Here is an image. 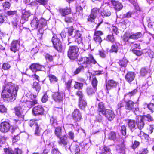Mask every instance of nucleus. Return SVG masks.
I'll list each match as a JSON object with an SVG mask.
<instances>
[{
    "label": "nucleus",
    "mask_w": 154,
    "mask_h": 154,
    "mask_svg": "<svg viewBox=\"0 0 154 154\" xmlns=\"http://www.w3.org/2000/svg\"><path fill=\"white\" fill-rule=\"evenodd\" d=\"M19 88L18 86L11 82L7 83L3 87L2 97L8 101L12 102L16 99Z\"/></svg>",
    "instance_id": "1"
},
{
    "label": "nucleus",
    "mask_w": 154,
    "mask_h": 154,
    "mask_svg": "<svg viewBox=\"0 0 154 154\" xmlns=\"http://www.w3.org/2000/svg\"><path fill=\"white\" fill-rule=\"evenodd\" d=\"M46 20L44 19L39 20L36 17H34L31 23L32 28L34 29L37 28L41 29L45 27L46 25Z\"/></svg>",
    "instance_id": "2"
},
{
    "label": "nucleus",
    "mask_w": 154,
    "mask_h": 154,
    "mask_svg": "<svg viewBox=\"0 0 154 154\" xmlns=\"http://www.w3.org/2000/svg\"><path fill=\"white\" fill-rule=\"evenodd\" d=\"M79 48L75 46L70 47L68 51V57L71 60H75L78 56Z\"/></svg>",
    "instance_id": "3"
},
{
    "label": "nucleus",
    "mask_w": 154,
    "mask_h": 154,
    "mask_svg": "<svg viewBox=\"0 0 154 154\" xmlns=\"http://www.w3.org/2000/svg\"><path fill=\"white\" fill-rule=\"evenodd\" d=\"M11 126V125L8 122H2L0 124V131L4 133L7 132L9 131Z\"/></svg>",
    "instance_id": "4"
},
{
    "label": "nucleus",
    "mask_w": 154,
    "mask_h": 154,
    "mask_svg": "<svg viewBox=\"0 0 154 154\" xmlns=\"http://www.w3.org/2000/svg\"><path fill=\"white\" fill-rule=\"evenodd\" d=\"M118 85V83L113 80H110L106 82V92L109 93L108 91L115 88Z\"/></svg>",
    "instance_id": "5"
},
{
    "label": "nucleus",
    "mask_w": 154,
    "mask_h": 154,
    "mask_svg": "<svg viewBox=\"0 0 154 154\" xmlns=\"http://www.w3.org/2000/svg\"><path fill=\"white\" fill-rule=\"evenodd\" d=\"M102 115L104 116L107 120L110 121L113 120L115 117L114 112L109 109H106Z\"/></svg>",
    "instance_id": "6"
},
{
    "label": "nucleus",
    "mask_w": 154,
    "mask_h": 154,
    "mask_svg": "<svg viewBox=\"0 0 154 154\" xmlns=\"http://www.w3.org/2000/svg\"><path fill=\"white\" fill-rule=\"evenodd\" d=\"M58 143L60 145H63L66 149L70 145V143L67 140V137L65 136L60 137Z\"/></svg>",
    "instance_id": "7"
},
{
    "label": "nucleus",
    "mask_w": 154,
    "mask_h": 154,
    "mask_svg": "<svg viewBox=\"0 0 154 154\" xmlns=\"http://www.w3.org/2000/svg\"><path fill=\"white\" fill-rule=\"evenodd\" d=\"M103 34V32L100 31H95L94 36V39L97 44H100L102 42L100 37Z\"/></svg>",
    "instance_id": "8"
},
{
    "label": "nucleus",
    "mask_w": 154,
    "mask_h": 154,
    "mask_svg": "<svg viewBox=\"0 0 154 154\" xmlns=\"http://www.w3.org/2000/svg\"><path fill=\"white\" fill-rule=\"evenodd\" d=\"M142 36V34L140 32L136 33L130 36L129 37L127 36L126 35H125L123 36V39L125 42H128L130 38L134 39H136L141 37Z\"/></svg>",
    "instance_id": "9"
},
{
    "label": "nucleus",
    "mask_w": 154,
    "mask_h": 154,
    "mask_svg": "<svg viewBox=\"0 0 154 154\" xmlns=\"http://www.w3.org/2000/svg\"><path fill=\"white\" fill-rule=\"evenodd\" d=\"M68 149L70 150L72 152L75 154H79L80 149L79 146L75 144H72L71 145L69 146Z\"/></svg>",
    "instance_id": "10"
},
{
    "label": "nucleus",
    "mask_w": 154,
    "mask_h": 154,
    "mask_svg": "<svg viewBox=\"0 0 154 154\" xmlns=\"http://www.w3.org/2000/svg\"><path fill=\"white\" fill-rule=\"evenodd\" d=\"M144 120L142 116H139V115L137 116V127L139 129H141L143 128L145 124Z\"/></svg>",
    "instance_id": "11"
},
{
    "label": "nucleus",
    "mask_w": 154,
    "mask_h": 154,
    "mask_svg": "<svg viewBox=\"0 0 154 154\" xmlns=\"http://www.w3.org/2000/svg\"><path fill=\"white\" fill-rule=\"evenodd\" d=\"M44 109L40 105L35 106L33 109L32 113L35 116L42 115L44 111Z\"/></svg>",
    "instance_id": "12"
},
{
    "label": "nucleus",
    "mask_w": 154,
    "mask_h": 154,
    "mask_svg": "<svg viewBox=\"0 0 154 154\" xmlns=\"http://www.w3.org/2000/svg\"><path fill=\"white\" fill-rule=\"evenodd\" d=\"M74 34L75 41L77 42L78 44L82 45V38L81 32L78 30H75L74 32Z\"/></svg>",
    "instance_id": "13"
},
{
    "label": "nucleus",
    "mask_w": 154,
    "mask_h": 154,
    "mask_svg": "<svg viewBox=\"0 0 154 154\" xmlns=\"http://www.w3.org/2000/svg\"><path fill=\"white\" fill-rule=\"evenodd\" d=\"M136 74L134 72H129L126 75L125 78L126 81L130 83L134 79Z\"/></svg>",
    "instance_id": "14"
},
{
    "label": "nucleus",
    "mask_w": 154,
    "mask_h": 154,
    "mask_svg": "<svg viewBox=\"0 0 154 154\" xmlns=\"http://www.w3.org/2000/svg\"><path fill=\"white\" fill-rule=\"evenodd\" d=\"M64 94L63 93L56 92L53 95V98L57 102H60L63 101Z\"/></svg>",
    "instance_id": "15"
},
{
    "label": "nucleus",
    "mask_w": 154,
    "mask_h": 154,
    "mask_svg": "<svg viewBox=\"0 0 154 154\" xmlns=\"http://www.w3.org/2000/svg\"><path fill=\"white\" fill-rule=\"evenodd\" d=\"M44 68L43 66H42L37 63L32 64L30 66V69L33 72H36L39 70H43Z\"/></svg>",
    "instance_id": "16"
},
{
    "label": "nucleus",
    "mask_w": 154,
    "mask_h": 154,
    "mask_svg": "<svg viewBox=\"0 0 154 154\" xmlns=\"http://www.w3.org/2000/svg\"><path fill=\"white\" fill-rule=\"evenodd\" d=\"M19 46V42L17 40L13 41L11 44L10 49L12 51L15 52L18 50Z\"/></svg>",
    "instance_id": "17"
},
{
    "label": "nucleus",
    "mask_w": 154,
    "mask_h": 154,
    "mask_svg": "<svg viewBox=\"0 0 154 154\" xmlns=\"http://www.w3.org/2000/svg\"><path fill=\"white\" fill-rule=\"evenodd\" d=\"M21 110L20 106L16 107L14 108L15 115L19 118L23 119L24 115Z\"/></svg>",
    "instance_id": "18"
},
{
    "label": "nucleus",
    "mask_w": 154,
    "mask_h": 154,
    "mask_svg": "<svg viewBox=\"0 0 154 154\" xmlns=\"http://www.w3.org/2000/svg\"><path fill=\"white\" fill-rule=\"evenodd\" d=\"M72 116L74 120L79 121L81 118V115L79 110L78 109L74 110L72 114Z\"/></svg>",
    "instance_id": "19"
},
{
    "label": "nucleus",
    "mask_w": 154,
    "mask_h": 154,
    "mask_svg": "<svg viewBox=\"0 0 154 154\" xmlns=\"http://www.w3.org/2000/svg\"><path fill=\"white\" fill-rule=\"evenodd\" d=\"M135 103L131 100H129L125 102V108L128 110H133Z\"/></svg>",
    "instance_id": "20"
},
{
    "label": "nucleus",
    "mask_w": 154,
    "mask_h": 154,
    "mask_svg": "<svg viewBox=\"0 0 154 154\" xmlns=\"http://www.w3.org/2000/svg\"><path fill=\"white\" fill-rule=\"evenodd\" d=\"M59 11L62 16H64L70 14L71 10L70 8L66 7L64 9H60Z\"/></svg>",
    "instance_id": "21"
},
{
    "label": "nucleus",
    "mask_w": 154,
    "mask_h": 154,
    "mask_svg": "<svg viewBox=\"0 0 154 154\" xmlns=\"http://www.w3.org/2000/svg\"><path fill=\"white\" fill-rule=\"evenodd\" d=\"M106 109L103 102H100L98 104L97 111L100 115H101L105 112Z\"/></svg>",
    "instance_id": "22"
},
{
    "label": "nucleus",
    "mask_w": 154,
    "mask_h": 154,
    "mask_svg": "<svg viewBox=\"0 0 154 154\" xmlns=\"http://www.w3.org/2000/svg\"><path fill=\"white\" fill-rule=\"evenodd\" d=\"M55 48L58 51L61 52L64 49L65 47L63 45L61 42H59L57 44L53 45Z\"/></svg>",
    "instance_id": "23"
},
{
    "label": "nucleus",
    "mask_w": 154,
    "mask_h": 154,
    "mask_svg": "<svg viewBox=\"0 0 154 154\" xmlns=\"http://www.w3.org/2000/svg\"><path fill=\"white\" fill-rule=\"evenodd\" d=\"M125 145L123 143L121 144L118 145L116 146V150L118 153H123L125 149Z\"/></svg>",
    "instance_id": "24"
},
{
    "label": "nucleus",
    "mask_w": 154,
    "mask_h": 154,
    "mask_svg": "<svg viewBox=\"0 0 154 154\" xmlns=\"http://www.w3.org/2000/svg\"><path fill=\"white\" fill-rule=\"evenodd\" d=\"M112 4L115 6V8L116 11H119L121 10L123 7L122 5L118 2L112 1Z\"/></svg>",
    "instance_id": "25"
},
{
    "label": "nucleus",
    "mask_w": 154,
    "mask_h": 154,
    "mask_svg": "<svg viewBox=\"0 0 154 154\" xmlns=\"http://www.w3.org/2000/svg\"><path fill=\"white\" fill-rule=\"evenodd\" d=\"M111 151V149L109 147L105 146L101 149V154H112Z\"/></svg>",
    "instance_id": "26"
},
{
    "label": "nucleus",
    "mask_w": 154,
    "mask_h": 154,
    "mask_svg": "<svg viewBox=\"0 0 154 154\" xmlns=\"http://www.w3.org/2000/svg\"><path fill=\"white\" fill-rule=\"evenodd\" d=\"M37 100L36 99H35L34 100H32L31 101H27L26 102V104L28 107L31 108L35 105L37 104Z\"/></svg>",
    "instance_id": "27"
},
{
    "label": "nucleus",
    "mask_w": 154,
    "mask_h": 154,
    "mask_svg": "<svg viewBox=\"0 0 154 154\" xmlns=\"http://www.w3.org/2000/svg\"><path fill=\"white\" fill-rule=\"evenodd\" d=\"M96 89V88H92L91 87H88L86 89V92L88 95H91L95 93Z\"/></svg>",
    "instance_id": "28"
},
{
    "label": "nucleus",
    "mask_w": 154,
    "mask_h": 154,
    "mask_svg": "<svg viewBox=\"0 0 154 154\" xmlns=\"http://www.w3.org/2000/svg\"><path fill=\"white\" fill-rule=\"evenodd\" d=\"M128 126L131 130L134 129L136 126L135 121L133 120H129L128 122Z\"/></svg>",
    "instance_id": "29"
},
{
    "label": "nucleus",
    "mask_w": 154,
    "mask_h": 154,
    "mask_svg": "<svg viewBox=\"0 0 154 154\" xmlns=\"http://www.w3.org/2000/svg\"><path fill=\"white\" fill-rule=\"evenodd\" d=\"M30 16L29 11H23L22 18V19L25 20H27L29 17Z\"/></svg>",
    "instance_id": "30"
},
{
    "label": "nucleus",
    "mask_w": 154,
    "mask_h": 154,
    "mask_svg": "<svg viewBox=\"0 0 154 154\" xmlns=\"http://www.w3.org/2000/svg\"><path fill=\"white\" fill-rule=\"evenodd\" d=\"M87 103L84 99H82L79 100V106L82 109H84L86 106Z\"/></svg>",
    "instance_id": "31"
},
{
    "label": "nucleus",
    "mask_w": 154,
    "mask_h": 154,
    "mask_svg": "<svg viewBox=\"0 0 154 154\" xmlns=\"http://www.w3.org/2000/svg\"><path fill=\"white\" fill-rule=\"evenodd\" d=\"M13 132L18 131V134L16 136H15L13 139L12 141L13 143H15L20 139V137L18 135L20 133L19 131V129L17 128H16L14 130L13 129Z\"/></svg>",
    "instance_id": "32"
},
{
    "label": "nucleus",
    "mask_w": 154,
    "mask_h": 154,
    "mask_svg": "<svg viewBox=\"0 0 154 154\" xmlns=\"http://www.w3.org/2000/svg\"><path fill=\"white\" fill-rule=\"evenodd\" d=\"M101 15L103 17L109 16L111 15V12L109 10L104 9L101 12Z\"/></svg>",
    "instance_id": "33"
},
{
    "label": "nucleus",
    "mask_w": 154,
    "mask_h": 154,
    "mask_svg": "<svg viewBox=\"0 0 154 154\" xmlns=\"http://www.w3.org/2000/svg\"><path fill=\"white\" fill-rule=\"evenodd\" d=\"M116 134L115 132L111 131L109 133L108 137V139H109L114 141L116 139Z\"/></svg>",
    "instance_id": "34"
},
{
    "label": "nucleus",
    "mask_w": 154,
    "mask_h": 154,
    "mask_svg": "<svg viewBox=\"0 0 154 154\" xmlns=\"http://www.w3.org/2000/svg\"><path fill=\"white\" fill-rule=\"evenodd\" d=\"M49 80L51 83H54L56 82L58 79L54 75L49 74L48 75Z\"/></svg>",
    "instance_id": "35"
},
{
    "label": "nucleus",
    "mask_w": 154,
    "mask_h": 154,
    "mask_svg": "<svg viewBox=\"0 0 154 154\" xmlns=\"http://www.w3.org/2000/svg\"><path fill=\"white\" fill-rule=\"evenodd\" d=\"M55 134L58 137H60L62 134L61 128L58 127L56 128L55 131Z\"/></svg>",
    "instance_id": "36"
},
{
    "label": "nucleus",
    "mask_w": 154,
    "mask_h": 154,
    "mask_svg": "<svg viewBox=\"0 0 154 154\" xmlns=\"http://www.w3.org/2000/svg\"><path fill=\"white\" fill-rule=\"evenodd\" d=\"M33 88H34L38 92H39L41 88V86L39 83L36 82L33 83Z\"/></svg>",
    "instance_id": "37"
},
{
    "label": "nucleus",
    "mask_w": 154,
    "mask_h": 154,
    "mask_svg": "<svg viewBox=\"0 0 154 154\" xmlns=\"http://www.w3.org/2000/svg\"><path fill=\"white\" fill-rule=\"evenodd\" d=\"M128 63V61L125 58L120 60L118 63L122 66L125 67L126 66Z\"/></svg>",
    "instance_id": "38"
},
{
    "label": "nucleus",
    "mask_w": 154,
    "mask_h": 154,
    "mask_svg": "<svg viewBox=\"0 0 154 154\" xmlns=\"http://www.w3.org/2000/svg\"><path fill=\"white\" fill-rule=\"evenodd\" d=\"M118 46L117 44H114L112 46L110 50V52L117 53L118 51Z\"/></svg>",
    "instance_id": "39"
},
{
    "label": "nucleus",
    "mask_w": 154,
    "mask_h": 154,
    "mask_svg": "<svg viewBox=\"0 0 154 154\" xmlns=\"http://www.w3.org/2000/svg\"><path fill=\"white\" fill-rule=\"evenodd\" d=\"M83 86L82 83H80L78 82H75L74 85V88L77 89H82Z\"/></svg>",
    "instance_id": "40"
},
{
    "label": "nucleus",
    "mask_w": 154,
    "mask_h": 154,
    "mask_svg": "<svg viewBox=\"0 0 154 154\" xmlns=\"http://www.w3.org/2000/svg\"><path fill=\"white\" fill-rule=\"evenodd\" d=\"M137 92V90L135 89L131 92L126 94L125 95V97L128 96L130 97L134 95Z\"/></svg>",
    "instance_id": "41"
},
{
    "label": "nucleus",
    "mask_w": 154,
    "mask_h": 154,
    "mask_svg": "<svg viewBox=\"0 0 154 154\" xmlns=\"http://www.w3.org/2000/svg\"><path fill=\"white\" fill-rule=\"evenodd\" d=\"M51 41L53 45H55L56 44H57L59 42H61L56 35H54Z\"/></svg>",
    "instance_id": "42"
},
{
    "label": "nucleus",
    "mask_w": 154,
    "mask_h": 154,
    "mask_svg": "<svg viewBox=\"0 0 154 154\" xmlns=\"http://www.w3.org/2000/svg\"><path fill=\"white\" fill-rule=\"evenodd\" d=\"M84 69V67L83 66H79L74 71V74L76 75L78 74L82 71H83Z\"/></svg>",
    "instance_id": "43"
},
{
    "label": "nucleus",
    "mask_w": 154,
    "mask_h": 154,
    "mask_svg": "<svg viewBox=\"0 0 154 154\" xmlns=\"http://www.w3.org/2000/svg\"><path fill=\"white\" fill-rule=\"evenodd\" d=\"M142 117L144 120H147L149 122L152 121L153 120V118L149 114L144 115Z\"/></svg>",
    "instance_id": "44"
},
{
    "label": "nucleus",
    "mask_w": 154,
    "mask_h": 154,
    "mask_svg": "<svg viewBox=\"0 0 154 154\" xmlns=\"http://www.w3.org/2000/svg\"><path fill=\"white\" fill-rule=\"evenodd\" d=\"M4 152L5 154H15L14 152L11 148L4 149Z\"/></svg>",
    "instance_id": "45"
},
{
    "label": "nucleus",
    "mask_w": 154,
    "mask_h": 154,
    "mask_svg": "<svg viewBox=\"0 0 154 154\" xmlns=\"http://www.w3.org/2000/svg\"><path fill=\"white\" fill-rule=\"evenodd\" d=\"M106 39L107 41L110 42L112 43H113L115 41V39L113 34L108 35L107 36Z\"/></svg>",
    "instance_id": "46"
},
{
    "label": "nucleus",
    "mask_w": 154,
    "mask_h": 154,
    "mask_svg": "<svg viewBox=\"0 0 154 154\" xmlns=\"http://www.w3.org/2000/svg\"><path fill=\"white\" fill-rule=\"evenodd\" d=\"M154 130V124L150 125L147 128V131L149 134H151L153 132Z\"/></svg>",
    "instance_id": "47"
},
{
    "label": "nucleus",
    "mask_w": 154,
    "mask_h": 154,
    "mask_svg": "<svg viewBox=\"0 0 154 154\" xmlns=\"http://www.w3.org/2000/svg\"><path fill=\"white\" fill-rule=\"evenodd\" d=\"M148 152V150L146 148H141L139 150L138 153V154H147Z\"/></svg>",
    "instance_id": "48"
},
{
    "label": "nucleus",
    "mask_w": 154,
    "mask_h": 154,
    "mask_svg": "<svg viewBox=\"0 0 154 154\" xmlns=\"http://www.w3.org/2000/svg\"><path fill=\"white\" fill-rule=\"evenodd\" d=\"M89 59L90 57H85L82 58L81 60L82 63L89 64L90 63Z\"/></svg>",
    "instance_id": "49"
},
{
    "label": "nucleus",
    "mask_w": 154,
    "mask_h": 154,
    "mask_svg": "<svg viewBox=\"0 0 154 154\" xmlns=\"http://www.w3.org/2000/svg\"><path fill=\"white\" fill-rule=\"evenodd\" d=\"M97 17L95 16L92 14L91 13V14L89 15L87 19V20L89 22H92Z\"/></svg>",
    "instance_id": "50"
},
{
    "label": "nucleus",
    "mask_w": 154,
    "mask_h": 154,
    "mask_svg": "<svg viewBox=\"0 0 154 154\" xmlns=\"http://www.w3.org/2000/svg\"><path fill=\"white\" fill-rule=\"evenodd\" d=\"M91 13L97 17V15L99 13V10L97 8H94L92 10Z\"/></svg>",
    "instance_id": "51"
},
{
    "label": "nucleus",
    "mask_w": 154,
    "mask_h": 154,
    "mask_svg": "<svg viewBox=\"0 0 154 154\" xmlns=\"http://www.w3.org/2000/svg\"><path fill=\"white\" fill-rule=\"evenodd\" d=\"M97 80L96 78L95 77L93 78L92 82V84L93 87V88H96V86L97 85Z\"/></svg>",
    "instance_id": "52"
},
{
    "label": "nucleus",
    "mask_w": 154,
    "mask_h": 154,
    "mask_svg": "<svg viewBox=\"0 0 154 154\" xmlns=\"http://www.w3.org/2000/svg\"><path fill=\"white\" fill-rule=\"evenodd\" d=\"M10 67V65L8 63H4L2 66V68L5 70L9 69Z\"/></svg>",
    "instance_id": "53"
},
{
    "label": "nucleus",
    "mask_w": 154,
    "mask_h": 154,
    "mask_svg": "<svg viewBox=\"0 0 154 154\" xmlns=\"http://www.w3.org/2000/svg\"><path fill=\"white\" fill-rule=\"evenodd\" d=\"M17 11H7V14L9 16L16 15L17 14Z\"/></svg>",
    "instance_id": "54"
},
{
    "label": "nucleus",
    "mask_w": 154,
    "mask_h": 154,
    "mask_svg": "<svg viewBox=\"0 0 154 154\" xmlns=\"http://www.w3.org/2000/svg\"><path fill=\"white\" fill-rule=\"evenodd\" d=\"M133 12L131 11H129L126 14H124L123 16V18H128L131 17V15L133 14Z\"/></svg>",
    "instance_id": "55"
},
{
    "label": "nucleus",
    "mask_w": 154,
    "mask_h": 154,
    "mask_svg": "<svg viewBox=\"0 0 154 154\" xmlns=\"http://www.w3.org/2000/svg\"><path fill=\"white\" fill-rule=\"evenodd\" d=\"M121 131L122 134L125 135L126 134V127L125 126L123 125L121 127Z\"/></svg>",
    "instance_id": "56"
},
{
    "label": "nucleus",
    "mask_w": 154,
    "mask_h": 154,
    "mask_svg": "<svg viewBox=\"0 0 154 154\" xmlns=\"http://www.w3.org/2000/svg\"><path fill=\"white\" fill-rule=\"evenodd\" d=\"M131 48L132 49L133 51L134 50L135 48H140L139 45L136 43L132 44L131 45Z\"/></svg>",
    "instance_id": "57"
},
{
    "label": "nucleus",
    "mask_w": 154,
    "mask_h": 154,
    "mask_svg": "<svg viewBox=\"0 0 154 154\" xmlns=\"http://www.w3.org/2000/svg\"><path fill=\"white\" fill-rule=\"evenodd\" d=\"M29 124L30 126L32 127L33 125H34L35 126L38 125L35 122V121L34 119H32L30 120L29 122Z\"/></svg>",
    "instance_id": "58"
},
{
    "label": "nucleus",
    "mask_w": 154,
    "mask_h": 154,
    "mask_svg": "<svg viewBox=\"0 0 154 154\" xmlns=\"http://www.w3.org/2000/svg\"><path fill=\"white\" fill-rule=\"evenodd\" d=\"M148 108L151 112L154 111V104L152 103H150L147 106Z\"/></svg>",
    "instance_id": "59"
},
{
    "label": "nucleus",
    "mask_w": 154,
    "mask_h": 154,
    "mask_svg": "<svg viewBox=\"0 0 154 154\" xmlns=\"http://www.w3.org/2000/svg\"><path fill=\"white\" fill-rule=\"evenodd\" d=\"M73 20V19L71 17H66L65 19V21L67 23L72 22Z\"/></svg>",
    "instance_id": "60"
},
{
    "label": "nucleus",
    "mask_w": 154,
    "mask_h": 154,
    "mask_svg": "<svg viewBox=\"0 0 154 154\" xmlns=\"http://www.w3.org/2000/svg\"><path fill=\"white\" fill-rule=\"evenodd\" d=\"M48 95L46 94H45L42 97L41 99L43 103H45L48 100Z\"/></svg>",
    "instance_id": "61"
},
{
    "label": "nucleus",
    "mask_w": 154,
    "mask_h": 154,
    "mask_svg": "<svg viewBox=\"0 0 154 154\" xmlns=\"http://www.w3.org/2000/svg\"><path fill=\"white\" fill-rule=\"evenodd\" d=\"M140 72L141 75L144 76L147 74V71L145 68H142L141 69Z\"/></svg>",
    "instance_id": "62"
},
{
    "label": "nucleus",
    "mask_w": 154,
    "mask_h": 154,
    "mask_svg": "<svg viewBox=\"0 0 154 154\" xmlns=\"http://www.w3.org/2000/svg\"><path fill=\"white\" fill-rule=\"evenodd\" d=\"M74 29L73 27L72 26L70 27L69 28L68 30V35L71 36L72 35L73 33Z\"/></svg>",
    "instance_id": "63"
},
{
    "label": "nucleus",
    "mask_w": 154,
    "mask_h": 154,
    "mask_svg": "<svg viewBox=\"0 0 154 154\" xmlns=\"http://www.w3.org/2000/svg\"><path fill=\"white\" fill-rule=\"evenodd\" d=\"M10 6V3L8 2H6L3 4V6L4 8H9Z\"/></svg>",
    "instance_id": "64"
}]
</instances>
